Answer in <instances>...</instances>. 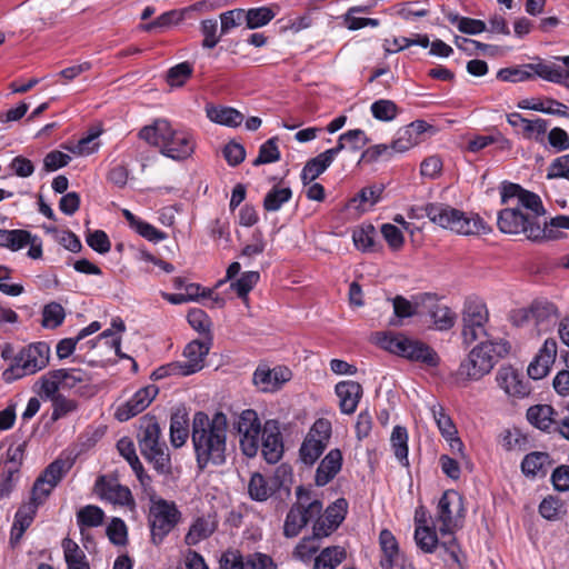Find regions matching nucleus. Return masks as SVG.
<instances>
[{
  "label": "nucleus",
  "mask_w": 569,
  "mask_h": 569,
  "mask_svg": "<svg viewBox=\"0 0 569 569\" xmlns=\"http://www.w3.org/2000/svg\"><path fill=\"white\" fill-rule=\"evenodd\" d=\"M500 196L505 208L498 212V229L506 234H525L528 240L541 242L540 219L546 209L540 197L512 182L502 183Z\"/></svg>",
  "instance_id": "f257e3e1"
},
{
  "label": "nucleus",
  "mask_w": 569,
  "mask_h": 569,
  "mask_svg": "<svg viewBox=\"0 0 569 569\" xmlns=\"http://www.w3.org/2000/svg\"><path fill=\"white\" fill-rule=\"evenodd\" d=\"M192 443L200 470L209 465H223L227 450L226 415L217 412L212 419H209L207 413L196 412L192 420Z\"/></svg>",
  "instance_id": "f03ea898"
},
{
  "label": "nucleus",
  "mask_w": 569,
  "mask_h": 569,
  "mask_svg": "<svg viewBox=\"0 0 569 569\" xmlns=\"http://www.w3.org/2000/svg\"><path fill=\"white\" fill-rule=\"evenodd\" d=\"M139 138L159 147L160 152L173 160H186L194 152L196 138L190 129L174 127L167 119H156L139 131Z\"/></svg>",
  "instance_id": "7ed1b4c3"
},
{
  "label": "nucleus",
  "mask_w": 569,
  "mask_h": 569,
  "mask_svg": "<svg viewBox=\"0 0 569 569\" xmlns=\"http://www.w3.org/2000/svg\"><path fill=\"white\" fill-rule=\"evenodd\" d=\"M408 217L410 219L428 217L435 224L463 236L485 234L491 231V228L478 214H467L443 203L411 207Z\"/></svg>",
  "instance_id": "20e7f679"
},
{
  "label": "nucleus",
  "mask_w": 569,
  "mask_h": 569,
  "mask_svg": "<svg viewBox=\"0 0 569 569\" xmlns=\"http://www.w3.org/2000/svg\"><path fill=\"white\" fill-rule=\"evenodd\" d=\"M510 351L508 341L500 338L485 337L461 361L456 378L461 382L477 381L488 375L495 365Z\"/></svg>",
  "instance_id": "39448f33"
},
{
  "label": "nucleus",
  "mask_w": 569,
  "mask_h": 569,
  "mask_svg": "<svg viewBox=\"0 0 569 569\" xmlns=\"http://www.w3.org/2000/svg\"><path fill=\"white\" fill-rule=\"evenodd\" d=\"M138 445L143 458L152 465L159 475L171 473V459L161 429L156 417L144 416L139 421Z\"/></svg>",
  "instance_id": "423d86ee"
},
{
  "label": "nucleus",
  "mask_w": 569,
  "mask_h": 569,
  "mask_svg": "<svg viewBox=\"0 0 569 569\" xmlns=\"http://www.w3.org/2000/svg\"><path fill=\"white\" fill-rule=\"evenodd\" d=\"M462 499L455 490H447L439 499L436 512V522L439 523L438 529L443 539L441 548L450 557L451 561L455 562L459 569H463L461 550L453 537V529L457 527V519H453V507L457 511L462 510Z\"/></svg>",
  "instance_id": "0eeeda50"
},
{
  "label": "nucleus",
  "mask_w": 569,
  "mask_h": 569,
  "mask_svg": "<svg viewBox=\"0 0 569 569\" xmlns=\"http://www.w3.org/2000/svg\"><path fill=\"white\" fill-rule=\"evenodd\" d=\"M148 496L147 519L150 527L151 542L159 546L180 522L182 513L174 501L159 497L153 489L150 488Z\"/></svg>",
  "instance_id": "6e6552de"
},
{
  "label": "nucleus",
  "mask_w": 569,
  "mask_h": 569,
  "mask_svg": "<svg viewBox=\"0 0 569 569\" xmlns=\"http://www.w3.org/2000/svg\"><path fill=\"white\" fill-rule=\"evenodd\" d=\"M381 345L386 350L425 367L436 368L440 365V357L433 348L405 335H386Z\"/></svg>",
  "instance_id": "1a4fd4ad"
},
{
  "label": "nucleus",
  "mask_w": 569,
  "mask_h": 569,
  "mask_svg": "<svg viewBox=\"0 0 569 569\" xmlns=\"http://www.w3.org/2000/svg\"><path fill=\"white\" fill-rule=\"evenodd\" d=\"M297 501L287 512L283 523V536L297 537L307 523L323 511L322 502L311 498V491L303 486L296 489Z\"/></svg>",
  "instance_id": "9d476101"
},
{
  "label": "nucleus",
  "mask_w": 569,
  "mask_h": 569,
  "mask_svg": "<svg viewBox=\"0 0 569 569\" xmlns=\"http://www.w3.org/2000/svg\"><path fill=\"white\" fill-rule=\"evenodd\" d=\"M49 356L50 347L48 343H31L13 358V363L2 372V379L11 383L26 376L34 375L47 367Z\"/></svg>",
  "instance_id": "9b49d317"
},
{
  "label": "nucleus",
  "mask_w": 569,
  "mask_h": 569,
  "mask_svg": "<svg viewBox=\"0 0 569 569\" xmlns=\"http://www.w3.org/2000/svg\"><path fill=\"white\" fill-rule=\"evenodd\" d=\"M461 321V337L466 346L489 337L487 331L489 311L486 303L479 298L471 297L465 301Z\"/></svg>",
  "instance_id": "f8f14e48"
},
{
  "label": "nucleus",
  "mask_w": 569,
  "mask_h": 569,
  "mask_svg": "<svg viewBox=\"0 0 569 569\" xmlns=\"http://www.w3.org/2000/svg\"><path fill=\"white\" fill-rule=\"evenodd\" d=\"M332 427L325 418L317 419L309 429L299 449L305 465L312 466L326 450L331 438Z\"/></svg>",
  "instance_id": "ddd939ff"
},
{
  "label": "nucleus",
  "mask_w": 569,
  "mask_h": 569,
  "mask_svg": "<svg viewBox=\"0 0 569 569\" xmlns=\"http://www.w3.org/2000/svg\"><path fill=\"white\" fill-rule=\"evenodd\" d=\"M240 439V449L248 458H253L260 450V436L263 426L259 419L257 411L253 409L243 410L234 422Z\"/></svg>",
  "instance_id": "4468645a"
},
{
  "label": "nucleus",
  "mask_w": 569,
  "mask_h": 569,
  "mask_svg": "<svg viewBox=\"0 0 569 569\" xmlns=\"http://www.w3.org/2000/svg\"><path fill=\"white\" fill-rule=\"evenodd\" d=\"M291 377V370L284 366L270 368L266 363H260L252 375V385L260 392L273 393L280 390Z\"/></svg>",
  "instance_id": "2eb2a0df"
},
{
  "label": "nucleus",
  "mask_w": 569,
  "mask_h": 569,
  "mask_svg": "<svg viewBox=\"0 0 569 569\" xmlns=\"http://www.w3.org/2000/svg\"><path fill=\"white\" fill-rule=\"evenodd\" d=\"M260 449L268 463H277L282 458L284 445L278 420L270 419L264 422L260 436Z\"/></svg>",
  "instance_id": "dca6fc26"
},
{
  "label": "nucleus",
  "mask_w": 569,
  "mask_h": 569,
  "mask_svg": "<svg viewBox=\"0 0 569 569\" xmlns=\"http://www.w3.org/2000/svg\"><path fill=\"white\" fill-rule=\"evenodd\" d=\"M94 493L101 500L119 506H134L130 489L119 483L117 478L100 476L94 482Z\"/></svg>",
  "instance_id": "f3484780"
},
{
  "label": "nucleus",
  "mask_w": 569,
  "mask_h": 569,
  "mask_svg": "<svg viewBox=\"0 0 569 569\" xmlns=\"http://www.w3.org/2000/svg\"><path fill=\"white\" fill-rule=\"evenodd\" d=\"M286 473L284 466L279 467L272 477H264L259 472L253 473L248 483L249 497L258 502L267 501L283 486L281 477Z\"/></svg>",
  "instance_id": "a211bd4d"
},
{
  "label": "nucleus",
  "mask_w": 569,
  "mask_h": 569,
  "mask_svg": "<svg viewBox=\"0 0 569 569\" xmlns=\"http://www.w3.org/2000/svg\"><path fill=\"white\" fill-rule=\"evenodd\" d=\"M519 315L522 321H532L539 330H547L559 318V310L547 299H536L527 309L520 310Z\"/></svg>",
  "instance_id": "6ab92c4d"
},
{
  "label": "nucleus",
  "mask_w": 569,
  "mask_h": 569,
  "mask_svg": "<svg viewBox=\"0 0 569 569\" xmlns=\"http://www.w3.org/2000/svg\"><path fill=\"white\" fill-rule=\"evenodd\" d=\"M158 391L154 385L139 389L127 402L117 408L116 418L119 421H127L139 415L151 403Z\"/></svg>",
  "instance_id": "aec40b11"
},
{
  "label": "nucleus",
  "mask_w": 569,
  "mask_h": 569,
  "mask_svg": "<svg viewBox=\"0 0 569 569\" xmlns=\"http://www.w3.org/2000/svg\"><path fill=\"white\" fill-rule=\"evenodd\" d=\"M211 339L208 341L192 340L183 349L186 360L179 361L181 365L182 377L199 372L204 367V359L209 353Z\"/></svg>",
  "instance_id": "412c9836"
},
{
  "label": "nucleus",
  "mask_w": 569,
  "mask_h": 569,
  "mask_svg": "<svg viewBox=\"0 0 569 569\" xmlns=\"http://www.w3.org/2000/svg\"><path fill=\"white\" fill-rule=\"evenodd\" d=\"M498 386L510 397L525 398L531 392L526 377L512 367H501L496 376Z\"/></svg>",
  "instance_id": "4be33fe9"
},
{
  "label": "nucleus",
  "mask_w": 569,
  "mask_h": 569,
  "mask_svg": "<svg viewBox=\"0 0 569 569\" xmlns=\"http://www.w3.org/2000/svg\"><path fill=\"white\" fill-rule=\"evenodd\" d=\"M428 303V313L437 330H450L457 320V315L446 305L440 303L431 293L423 295V302Z\"/></svg>",
  "instance_id": "5701e85b"
},
{
  "label": "nucleus",
  "mask_w": 569,
  "mask_h": 569,
  "mask_svg": "<svg viewBox=\"0 0 569 569\" xmlns=\"http://www.w3.org/2000/svg\"><path fill=\"white\" fill-rule=\"evenodd\" d=\"M335 390L339 398L341 412L346 415L353 413L363 393L362 386L357 381L347 380L338 382Z\"/></svg>",
  "instance_id": "b1692460"
},
{
  "label": "nucleus",
  "mask_w": 569,
  "mask_h": 569,
  "mask_svg": "<svg viewBox=\"0 0 569 569\" xmlns=\"http://www.w3.org/2000/svg\"><path fill=\"white\" fill-rule=\"evenodd\" d=\"M342 453L339 449H331L320 461L315 476V482L318 487L329 483L341 470Z\"/></svg>",
  "instance_id": "393cba45"
},
{
  "label": "nucleus",
  "mask_w": 569,
  "mask_h": 569,
  "mask_svg": "<svg viewBox=\"0 0 569 569\" xmlns=\"http://www.w3.org/2000/svg\"><path fill=\"white\" fill-rule=\"evenodd\" d=\"M552 459L548 452L532 451L527 453L521 461V471L528 478H543L547 476Z\"/></svg>",
  "instance_id": "a878e982"
},
{
  "label": "nucleus",
  "mask_w": 569,
  "mask_h": 569,
  "mask_svg": "<svg viewBox=\"0 0 569 569\" xmlns=\"http://www.w3.org/2000/svg\"><path fill=\"white\" fill-rule=\"evenodd\" d=\"M558 412L550 405H535L527 410L528 421L537 429L553 433Z\"/></svg>",
  "instance_id": "bb28decb"
},
{
  "label": "nucleus",
  "mask_w": 569,
  "mask_h": 569,
  "mask_svg": "<svg viewBox=\"0 0 569 569\" xmlns=\"http://www.w3.org/2000/svg\"><path fill=\"white\" fill-rule=\"evenodd\" d=\"M379 545L382 551L380 567L382 569H392L400 559L399 545L396 537L388 529H383L379 535Z\"/></svg>",
  "instance_id": "cd10ccee"
},
{
  "label": "nucleus",
  "mask_w": 569,
  "mask_h": 569,
  "mask_svg": "<svg viewBox=\"0 0 569 569\" xmlns=\"http://www.w3.org/2000/svg\"><path fill=\"white\" fill-rule=\"evenodd\" d=\"M122 214L127 220L129 227L134 230L139 236L151 241L153 243H158L167 239V233L157 229L154 226L149 222L138 218L130 210L123 209Z\"/></svg>",
  "instance_id": "c85d7f7f"
},
{
  "label": "nucleus",
  "mask_w": 569,
  "mask_h": 569,
  "mask_svg": "<svg viewBox=\"0 0 569 569\" xmlns=\"http://www.w3.org/2000/svg\"><path fill=\"white\" fill-rule=\"evenodd\" d=\"M538 66H547V62L539 61L538 63H526L522 66H515L502 68L497 72V79L505 82H525L538 77L536 68Z\"/></svg>",
  "instance_id": "c756f323"
},
{
  "label": "nucleus",
  "mask_w": 569,
  "mask_h": 569,
  "mask_svg": "<svg viewBox=\"0 0 569 569\" xmlns=\"http://www.w3.org/2000/svg\"><path fill=\"white\" fill-rule=\"evenodd\" d=\"M38 508L34 505L26 503L21 506L14 515V521L11 528L10 541L11 543L18 542L23 536L24 531L32 523Z\"/></svg>",
  "instance_id": "7c9ffc66"
},
{
  "label": "nucleus",
  "mask_w": 569,
  "mask_h": 569,
  "mask_svg": "<svg viewBox=\"0 0 569 569\" xmlns=\"http://www.w3.org/2000/svg\"><path fill=\"white\" fill-rule=\"evenodd\" d=\"M518 108L523 110H533L547 114H556L561 117H569V107L555 99H547L546 101L533 102L529 99H523L518 102Z\"/></svg>",
  "instance_id": "2f4dec72"
},
{
  "label": "nucleus",
  "mask_w": 569,
  "mask_h": 569,
  "mask_svg": "<svg viewBox=\"0 0 569 569\" xmlns=\"http://www.w3.org/2000/svg\"><path fill=\"white\" fill-rule=\"evenodd\" d=\"M207 117L216 123L236 128L243 121V114L230 107H207Z\"/></svg>",
  "instance_id": "473e14b6"
},
{
  "label": "nucleus",
  "mask_w": 569,
  "mask_h": 569,
  "mask_svg": "<svg viewBox=\"0 0 569 569\" xmlns=\"http://www.w3.org/2000/svg\"><path fill=\"white\" fill-rule=\"evenodd\" d=\"M210 519L211 517H198L192 522L184 538L188 546H194L213 533L216 525Z\"/></svg>",
  "instance_id": "72a5a7b5"
},
{
  "label": "nucleus",
  "mask_w": 569,
  "mask_h": 569,
  "mask_svg": "<svg viewBox=\"0 0 569 569\" xmlns=\"http://www.w3.org/2000/svg\"><path fill=\"white\" fill-rule=\"evenodd\" d=\"M31 232L23 229H0V247L11 251L23 249L31 242Z\"/></svg>",
  "instance_id": "f704fd0d"
},
{
  "label": "nucleus",
  "mask_w": 569,
  "mask_h": 569,
  "mask_svg": "<svg viewBox=\"0 0 569 569\" xmlns=\"http://www.w3.org/2000/svg\"><path fill=\"white\" fill-rule=\"evenodd\" d=\"M62 549L68 569H90L86 553L76 541L64 538Z\"/></svg>",
  "instance_id": "c9c22d12"
},
{
  "label": "nucleus",
  "mask_w": 569,
  "mask_h": 569,
  "mask_svg": "<svg viewBox=\"0 0 569 569\" xmlns=\"http://www.w3.org/2000/svg\"><path fill=\"white\" fill-rule=\"evenodd\" d=\"M408 431L407 428L402 426H396L392 429L390 437V445L393 451L395 457L400 462L401 466L408 467Z\"/></svg>",
  "instance_id": "e433bc0d"
},
{
  "label": "nucleus",
  "mask_w": 569,
  "mask_h": 569,
  "mask_svg": "<svg viewBox=\"0 0 569 569\" xmlns=\"http://www.w3.org/2000/svg\"><path fill=\"white\" fill-rule=\"evenodd\" d=\"M352 240L356 248L362 252H375L380 249V244L376 242V229L372 224L355 229Z\"/></svg>",
  "instance_id": "4c0bfd02"
},
{
  "label": "nucleus",
  "mask_w": 569,
  "mask_h": 569,
  "mask_svg": "<svg viewBox=\"0 0 569 569\" xmlns=\"http://www.w3.org/2000/svg\"><path fill=\"white\" fill-rule=\"evenodd\" d=\"M278 13V8L258 7L246 10V27L253 30L267 26Z\"/></svg>",
  "instance_id": "58836bf2"
},
{
  "label": "nucleus",
  "mask_w": 569,
  "mask_h": 569,
  "mask_svg": "<svg viewBox=\"0 0 569 569\" xmlns=\"http://www.w3.org/2000/svg\"><path fill=\"white\" fill-rule=\"evenodd\" d=\"M540 229L542 230L543 240H558L566 237L563 230H569V216L558 214L549 221H540Z\"/></svg>",
  "instance_id": "ea45409f"
},
{
  "label": "nucleus",
  "mask_w": 569,
  "mask_h": 569,
  "mask_svg": "<svg viewBox=\"0 0 569 569\" xmlns=\"http://www.w3.org/2000/svg\"><path fill=\"white\" fill-rule=\"evenodd\" d=\"M332 162L323 152L308 160L301 171L300 178L305 186L310 184L320 174H322Z\"/></svg>",
  "instance_id": "a19ab883"
},
{
  "label": "nucleus",
  "mask_w": 569,
  "mask_h": 569,
  "mask_svg": "<svg viewBox=\"0 0 569 569\" xmlns=\"http://www.w3.org/2000/svg\"><path fill=\"white\" fill-rule=\"evenodd\" d=\"M346 559V550L333 546L325 548L315 559L313 569H335Z\"/></svg>",
  "instance_id": "79ce46f5"
},
{
  "label": "nucleus",
  "mask_w": 569,
  "mask_h": 569,
  "mask_svg": "<svg viewBox=\"0 0 569 569\" xmlns=\"http://www.w3.org/2000/svg\"><path fill=\"white\" fill-rule=\"evenodd\" d=\"M415 541L417 546L426 553H432L441 542L438 539L435 526L417 525L415 530Z\"/></svg>",
  "instance_id": "37998d69"
},
{
  "label": "nucleus",
  "mask_w": 569,
  "mask_h": 569,
  "mask_svg": "<svg viewBox=\"0 0 569 569\" xmlns=\"http://www.w3.org/2000/svg\"><path fill=\"white\" fill-rule=\"evenodd\" d=\"M104 519L103 510L94 505H87L77 512V523L83 535V528H93L102 525Z\"/></svg>",
  "instance_id": "c03bdc74"
},
{
  "label": "nucleus",
  "mask_w": 569,
  "mask_h": 569,
  "mask_svg": "<svg viewBox=\"0 0 569 569\" xmlns=\"http://www.w3.org/2000/svg\"><path fill=\"white\" fill-rule=\"evenodd\" d=\"M536 70L539 78L569 89V71L565 68L556 63L547 62V66H538Z\"/></svg>",
  "instance_id": "a18cd8bd"
},
{
  "label": "nucleus",
  "mask_w": 569,
  "mask_h": 569,
  "mask_svg": "<svg viewBox=\"0 0 569 569\" xmlns=\"http://www.w3.org/2000/svg\"><path fill=\"white\" fill-rule=\"evenodd\" d=\"M447 19L466 34L476 36L487 30L486 22L479 19L461 17L458 13H449Z\"/></svg>",
  "instance_id": "49530a36"
},
{
  "label": "nucleus",
  "mask_w": 569,
  "mask_h": 569,
  "mask_svg": "<svg viewBox=\"0 0 569 569\" xmlns=\"http://www.w3.org/2000/svg\"><path fill=\"white\" fill-rule=\"evenodd\" d=\"M56 377L60 378L62 388H74L78 385H84L91 381L88 371L81 368H62L57 369Z\"/></svg>",
  "instance_id": "de8ad7c7"
},
{
  "label": "nucleus",
  "mask_w": 569,
  "mask_h": 569,
  "mask_svg": "<svg viewBox=\"0 0 569 569\" xmlns=\"http://www.w3.org/2000/svg\"><path fill=\"white\" fill-rule=\"evenodd\" d=\"M71 467L72 462L69 459L58 458L42 471L40 477L48 480V482L56 488Z\"/></svg>",
  "instance_id": "09e8293b"
},
{
  "label": "nucleus",
  "mask_w": 569,
  "mask_h": 569,
  "mask_svg": "<svg viewBox=\"0 0 569 569\" xmlns=\"http://www.w3.org/2000/svg\"><path fill=\"white\" fill-rule=\"evenodd\" d=\"M189 436L188 419L178 413L171 416L170 420V441L176 448L182 447Z\"/></svg>",
  "instance_id": "8fccbe9b"
},
{
  "label": "nucleus",
  "mask_w": 569,
  "mask_h": 569,
  "mask_svg": "<svg viewBox=\"0 0 569 569\" xmlns=\"http://www.w3.org/2000/svg\"><path fill=\"white\" fill-rule=\"evenodd\" d=\"M348 511V502L345 498L337 499L333 503L328 506L323 516L327 520L330 530H337L346 518Z\"/></svg>",
  "instance_id": "3c124183"
},
{
  "label": "nucleus",
  "mask_w": 569,
  "mask_h": 569,
  "mask_svg": "<svg viewBox=\"0 0 569 569\" xmlns=\"http://www.w3.org/2000/svg\"><path fill=\"white\" fill-rule=\"evenodd\" d=\"M320 539L313 533L311 536L303 537L296 546L292 556L302 562H308L312 559L315 553L320 548Z\"/></svg>",
  "instance_id": "603ef678"
},
{
  "label": "nucleus",
  "mask_w": 569,
  "mask_h": 569,
  "mask_svg": "<svg viewBox=\"0 0 569 569\" xmlns=\"http://www.w3.org/2000/svg\"><path fill=\"white\" fill-rule=\"evenodd\" d=\"M193 73V64L189 61L180 62L167 71L166 80L171 87L183 86Z\"/></svg>",
  "instance_id": "864d4df0"
},
{
  "label": "nucleus",
  "mask_w": 569,
  "mask_h": 569,
  "mask_svg": "<svg viewBox=\"0 0 569 569\" xmlns=\"http://www.w3.org/2000/svg\"><path fill=\"white\" fill-rule=\"evenodd\" d=\"M291 197L292 191L290 188L273 187L264 196L263 208L266 211H278Z\"/></svg>",
  "instance_id": "5fc2aeb1"
},
{
  "label": "nucleus",
  "mask_w": 569,
  "mask_h": 569,
  "mask_svg": "<svg viewBox=\"0 0 569 569\" xmlns=\"http://www.w3.org/2000/svg\"><path fill=\"white\" fill-rule=\"evenodd\" d=\"M182 16L176 11H167L157 17L154 20L141 24L140 29L146 32H153V31H162L164 29L170 28L173 24H177L179 21H181Z\"/></svg>",
  "instance_id": "6e6d98bb"
},
{
  "label": "nucleus",
  "mask_w": 569,
  "mask_h": 569,
  "mask_svg": "<svg viewBox=\"0 0 569 569\" xmlns=\"http://www.w3.org/2000/svg\"><path fill=\"white\" fill-rule=\"evenodd\" d=\"M260 279L258 271H247L239 279L231 282L230 288L234 290L239 298L248 300L249 292L254 288Z\"/></svg>",
  "instance_id": "4d7b16f0"
},
{
  "label": "nucleus",
  "mask_w": 569,
  "mask_h": 569,
  "mask_svg": "<svg viewBox=\"0 0 569 569\" xmlns=\"http://www.w3.org/2000/svg\"><path fill=\"white\" fill-rule=\"evenodd\" d=\"M280 150L278 148V138L272 137L263 142L259 148V154L253 160V166L258 167L264 163H272L280 160Z\"/></svg>",
  "instance_id": "13d9d810"
},
{
  "label": "nucleus",
  "mask_w": 569,
  "mask_h": 569,
  "mask_svg": "<svg viewBox=\"0 0 569 569\" xmlns=\"http://www.w3.org/2000/svg\"><path fill=\"white\" fill-rule=\"evenodd\" d=\"M66 317L63 307L58 302H50L42 310V326L49 329H56L61 326Z\"/></svg>",
  "instance_id": "bf43d9fd"
},
{
  "label": "nucleus",
  "mask_w": 569,
  "mask_h": 569,
  "mask_svg": "<svg viewBox=\"0 0 569 569\" xmlns=\"http://www.w3.org/2000/svg\"><path fill=\"white\" fill-rule=\"evenodd\" d=\"M370 110L373 118L380 121H391L399 112L398 106L393 101L387 99L375 101L371 104Z\"/></svg>",
  "instance_id": "052dcab7"
},
{
  "label": "nucleus",
  "mask_w": 569,
  "mask_h": 569,
  "mask_svg": "<svg viewBox=\"0 0 569 569\" xmlns=\"http://www.w3.org/2000/svg\"><path fill=\"white\" fill-rule=\"evenodd\" d=\"M432 415L437 423V427L443 438H450L453 437L455 435H458L457 428L452 419L445 412L441 406H435L432 408Z\"/></svg>",
  "instance_id": "680f3d73"
},
{
  "label": "nucleus",
  "mask_w": 569,
  "mask_h": 569,
  "mask_svg": "<svg viewBox=\"0 0 569 569\" xmlns=\"http://www.w3.org/2000/svg\"><path fill=\"white\" fill-rule=\"evenodd\" d=\"M244 18H246V10L241 9V8H236V9L222 12L220 14L221 36L227 34L233 28L239 27L244 21Z\"/></svg>",
  "instance_id": "e2e57ef3"
},
{
  "label": "nucleus",
  "mask_w": 569,
  "mask_h": 569,
  "mask_svg": "<svg viewBox=\"0 0 569 569\" xmlns=\"http://www.w3.org/2000/svg\"><path fill=\"white\" fill-rule=\"evenodd\" d=\"M53 489L54 487L50 485L48 480H44L39 476L32 486L29 503L39 508L42 503H44Z\"/></svg>",
  "instance_id": "0e129e2a"
},
{
  "label": "nucleus",
  "mask_w": 569,
  "mask_h": 569,
  "mask_svg": "<svg viewBox=\"0 0 569 569\" xmlns=\"http://www.w3.org/2000/svg\"><path fill=\"white\" fill-rule=\"evenodd\" d=\"M86 241L92 250L100 254H104L111 249L110 239L103 230L88 231Z\"/></svg>",
  "instance_id": "69168bd1"
},
{
  "label": "nucleus",
  "mask_w": 569,
  "mask_h": 569,
  "mask_svg": "<svg viewBox=\"0 0 569 569\" xmlns=\"http://www.w3.org/2000/svg\"><path fill=\"white\" fill-rule=\"evenodd\" d=\"M107 536L113 545L123 546L128 537L124 521L120 518H113L107 527Z\"/></svg>",
  "instance_id": "338daca9"
},
{
  "label": "nucleus",
  "mask_w": 569,
  "mask_h": 569,
  "mask_svg": "<svg viewBox=\"0 0 569 569\" xmlns=\"http://www.w3.org/2000/svg\"><path fill=\"white\" fill-rule=\"evenodd\" d=\"M569 179V153L552 160L548 168L547 179Z\"/></svg>",
  "instance_id": "774afa93"
}]
</instances>
